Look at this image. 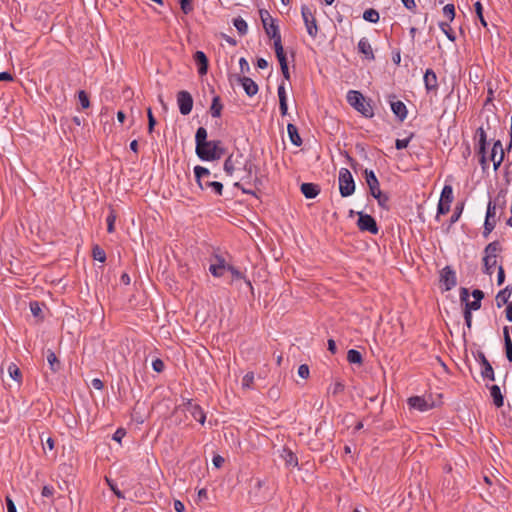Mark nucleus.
Returning a JSON list of instances; mask_svg holds the SVG:
<instances>
[{
	"label": "nucleus",
	"mask_w": 512,
	"mask_h": 512,
	"mask_svg": "<svg viewBox=\"0 0 512 512\" xmlns=\"http://www.w3.org/2000/svg\"><path fill=\"white\" fill-rule=\"evenodd\" d=\"M208 133L204 127H199L195 133V153L202 161H215V148L219 140H208Z\"/></svg>",
	"instance_id": "obj_1"
},
{
	"label": "nucleus",
	"mask_w": 512,
	"mask_h": 512,
	"mask_svg": "<svg viewBox=\"0 0 512 512\" xmlns=\"http://www.w3.org/2000/svg\"><path fill=\"white\" fill-rule=\"evenodd\" d=\"M223 168L229 176H232L235 171L243 169L250 178L256 166L251 160L244 159V155L238 150L237 153H232L226 158Z\"/></svg>",
	"instance_id": "obj_2"
},
{
	"label": "nucleus",
	"mask_w": 512,
	"mask_h": 512,
	"mask_svg": "<svg viewBox=\"0 0 512 512\" xmlns=\"http://www.w3.org/2000/svg\"><path fill=\"white\" fill-rule=\"evenodd\" d=\"M347 102L365 118L374 116V109L371 100H366L363 94L357 90H350L347 93Z\"/></svg>",
	"instance_id": "obj_3"
},
{
	"label": "nucleus",
	"mask_w": 512,
	"mask_h": 512,
	"mask_svg": "<svg viewBox=\"0 0 512 512\" xmlns=\"http://www.w3.org/2000/svg\"><path fill=\"white\" fill-rule=\"evenodd\" d=\"M339 192L342 197H349L355 191V181L347 168L339 170Z\"/></svg>",
	"instance_id": "obj_4"
},
{
	"label": "nucleus",
	"mask_w": 512,
	"mask_h": 512,
	"mask_svg": "<svg viewBox=\"0 0 512 512\" xmlns=\"http://www.w3.org/2000/svg\"><path fill=\"white\" fill-rule=\"evenodd\" d=\"M314 14H315V12L310 7H308L307 5H302L301 15H302L307 33L313 39H315L317 37L318 31H319L317 20H316Z\"/></svg>",
	"instance_id": "obj_5"
},
{
	"label": "nucleus",
	"mask_w": 512,
	"mask_h": 512,
	"mask_svg": "<svg viewBox=\"0 0 512 512\" xmlns=\"http://www.w3.org/2000/svg\"><path fill=\"white\" fill-rule=\"evenodd\" d=\"M453 188L451 185H445L441 191L440 199L437 205L436 219L438 220L441 215H446L450 211L451 203L453 202Z\"/></svg>",
	"instance_id": "obj_6"
},
{
	"label": "nucleus",
	"mask_w": 512,
	"mask_h": 512,
	"mask_svg": "<svg viewBox=\"0 0 512 512\" xmlns=\"http://www.w3.org/2000/svg\"><path fill=\"white\" fill-rule=\"evenodd\" d=\"M358 220H357V227L362 232H369L373 235L378 234L379 227L377 225V222L373 216L370 214H366L362 211L357 212Z\"/></svg>",
	"instance_id": "obj_7"
},
{
	"label": "nucleus",
	"mask_w": 512,
	"mask_h": 512,
	"mask_svg": "<svg viewBox=\"0 0 512 512\" xmlns=\"http://www.w3.org/2000/svg\"><path fill=\"white\" fill-rule=\"evenodd\" d=\"M440 283L443 291H450L457 285L456 272L451 266H445L440 271Z\"/></svg>",
	"instance_id": "obj_8"
},
{
	"label": "nucleus",
	"mask_w": 512,
	"mask_h": 512,
	"mask_svg": "<svg viewBox=\"0 0 512 512\" xmlns=\"http://www.w3.org/2000/svg\"><path fill=\"white\" fill-rule=\"evenodd\" d=\"M387 101L389 102L394 115L400 122H403L407 118L408 114L406 105L402 101L397 100V97L394 94H389L387 96Z\"/></svg>",
	"instance_id": "obj_9"
},
{
	"label": "nucleus",
	"mask_w": 512,
	"mask_h": 512,
	"mask_svg": "<svg viewBox=\"0 0 512 512\" xmlns=\"http://www.w3.org/2000/svg\"><path fill=\"white\" fill-rule=\"evenodd\" d=\"M176 97L180 113L182 115L190 114L193 109L192 95L186 90H181L177 93Z\"/></svg>",
	"instance_id": "obj_10"
},
{
	"label": "nucleus",
	"mask_w": 512,
	"mask_h": 512,
	"mask_svg": "<svg viewBox=\"0 0 512 512\" xmlns=\"http://www.w3.org/2000/svg\"><path fill=\"white\" fill-rule=\"evenodd\" d=\"M182 407L185 411L189 412L191 416L200 424L203 425L205 423L206 414L200 405L193 403L191 399H187V401L182 404Z\"/></svg>",
	"instance_id": "obj_11"
},
{
	"label": "nucleus",
	"mask_w": 512,
	"mask_h": 512,
	"mask_svg": "<svg viewBox=\"0 0 512 512\" xmlns=\"http://www.w3.org/2000/svg\"><path fill=\"white\" fill-rule=\"evenodd\" d=\"M472 296L474 298L473 301L467 300V302L464 304V310L463 311H476L481 308V301L484 298V292L480 289H474L472 292Z\"/></svg>",
	"instance_id": "obj_12"
},
{
	"label": "nucleus",
	"mask_w": 512,
	"mask_h": 512,
	"mask_svg": "<svg viewBox=\"0 0 512 512\" xmlns=\"http://www.w3.org/2000/svg\"><path fill=\"white\" fill-rule=\"evenodd\" d=\"M363 175L369 188L370 195H374V193L380 191V183L374 171L366 168L363 170Z\"/></svg>",
	"instance_id": "obj_13"
},
{
	"label": "nucleus",
	"mask_w": 512,
	"mask_h": 512,
	"mask_svg": "<svg viewBox=\"0 0 512 512\" xmlns=\"http://www.w3.org/2000/svg\"><path fill=\"white\" fill-rule=\"evenodd\" d=\"M193 59L197 65L199 75H206L209 67V60L203 51H196Z\"/></svg>",
	"instance_id": "obj_14"
},
{
	"label": "nucleus",
	"mask_w": 512,
	"mask_h": 512,
	"mask_svg": "<svg viewBox=\"0 0 512 512\" xmlns=\"http://www.w3.org/2000/svg\"><path fill=\"white\" fill-rule=\"evenodd\" d=\"M238 81L242 85L245 93L252 97L258 93L259 87L254 80L246 76H238Z\"/></svg>",
	"instance_id": "obj_15"
},
{
	"label": "nucleus",
	"mask_w": 512,
	"mask_h": 512,
	"mask_svg": "<svg viewBox=\"0 0 512 512\" xmlns=\"http://www.w3.org/2000/svg\"><path fill=\"white\" fill-rule=\"evenodd\" d=\"M425 88L428 92L437 91L438 89V80L437 75L433 69L428 68L423 77Z\"/></svg>",
	"instance_id": "obj_16"
},
{
	"label": "nucleus",
	"mask_w": 512,
	"mask_h": 512,
	"mask_svg": "<svg viewBox=\"0 0 512 512\" xmlns=\"http://www.w3.org/2000/svg\"><path fill=\"white\" fill-rule=\"evenodd\" d=\"M408 405L418 411L425 412L432 408L427 400L420 396H412L408 399Z\"/></svg>",
	"instance_id": "obj_17"
},
{
	"label": "nucleus",
	"mask_w": 512,
	"mask_h": 512,
	"mask_svg": "<svg viewBox=\"0 0 512 512\" xmlns=\"http://www.w3.org/2000/svg\"><path fill=\"white\" fill-rule=\"evenodd\" d=\"M300 190L307 199H314L320 193V187L314 183H302Z\"/></svg>",
	"instance_id": "obj_18"
},
{
	"label": "nucleus",
	"mask_w": 512,
	"mask_h": 512,
	"mask_svg": "<svg viewBox=\"0 0 512 512\" xmlns=\"http://www.w3.org/2000/svg\"><path fill=\"white\" fill-rule=\"evenodd\" d=\"M358 51H359V53L365 55V57L368 60H374L375 59L372 46H371L370 42L368 41V39L365 38V37H363V38H361L359 40V42H358Z\"/></svg>",
	"instance_id": "obj_19"
},
{
	"label": "nucleus",
	"mask_w": 512,
	"mask_h": 512,
	"mask_svg": "<svg viewBox=\"0 0 512 512\" xmlns=\"http://www.w3.org/2000/svg\"><path fill=\"white\" fill-rule=\"evenodd\" d=\"M46 358H47V362L49 364L50 370L53 373H57L62 369V363L58 359V357L56 356V354L54 353L53 350L48 349L46 351Z\"/></svg>",
	"instance_id": "obj_20"
},
{
	"label": "nucleus",
	"mask_w": 512,
	"mask_h": 512,
	"mask_svg": "<svg viewBox=\"0 0 512 512\" xmlns=\"http://www.w3.org/2000/svg\"><path fill=\"white\" fill-rule=\"evenodd\" d=\"M264 30L267 36L273 40V43H275V41H282L279 27L275 23V19H271V22L267 27L264 28Z\"/></svg>",
	"instance_id": "obj_21"
},
{
	"label": "nucleus",
	"mask_w": 512,
	"mask_h": 512,
	"mask_svg": "<svg viewBox=\"0 0 512 512\" xmlns=\"http://www.w3.org/2000/svg\"><path fill=\"white\" fill-rule=\"evenodd\" d=\"M278 98H279V109L282 116L287 115L288 112V105H287V96L286 91L284 87V83H281L278 86Z\"/></svg>",
	"instance_id": "obj_22"
},
{
	"label": "nucleus",
	"mask_w": 512,
	"mask_h": 512,
	"mask_svg": "<svg viewBox=\"0 0 512 512\" xmlns=\"http://www.w3.org/2000/svg\"><path fill=\"white\" fill-rule=\"evenodd\" d=\"M474 139L476 140L475 148H479L481 151L483 149V146H489L490 143L487 140V133L483 126L479 127L476 132Z\"/></svg>",
	"instance_id": "obj_23"
},
{
	"label": "nucleus",
	"mask_w": 512,
	"mask_h": 512,
	"mask_svg": "<svg viewBox=\"0 0 512 512\" xmlns=\"http://www.w3.org/2000/svg\"><path fill=\"white\" fill-rule=\"evenodd\" d=\"M503 337L506 358L509 362H512V340L510 337V329L508 326H505L503 328Z\"/></svg>",
	"instance_id": "obj_24"
},
{
	"label": "nucleus",
	"mask_w": 512,
	"mask_h": 512,
	"mask_svg": "<svg viewBox=\"0 0 512 512\" xmlns=\"http://www.w3.org/2000/svg\"><path fill=\"white\" fill-rule=\"evenodd\" d=\"M287 132H288L289 139L293 145H295L297 147L302 145V143H303L302 138L299 135L298 128L294 124L289 123L287 125Z\"/></svg>",
	"instance_id": "obj_25"
},
{
	"label": "nucleus",
	"mask_w": 512,
	"mask_h": 512,
	"mask_svg": "<svg viewBox=\"0 0 512 512\" xmlns=\"http://www.w3.org/2000/svg\"><path fill=\"white\" fill-rule=\"evenodd\" d=\"M490 395L493 398V403L497 408H501L504 405V397L501 393L498 385H492L490 388Z\"/></svg>",
	"instance_id": "obj_26"
},
{
	"label": "nucleus",
	"mask_w": 512,
	"mask_h": 512,
	"mask_svg": "<svg viewBox=\"0 0 512 512\" xmlns=\"http://www.w3.org/2000/svg\"><path fill=\"white\" fill-rule=\"evenodd\" d=\"M9 376L17 382L18 386L22 384L23 376L20 368L13 362H10L7 366Z\"/></svg>",
	"instance_id": "obj_27"
},
{
	"label": "nucleus",
	"mask_w": 512,
	"mask_h": 512,
	"mask_svg": "<svg viewBox=\"0 0 512 512\" xmlns=\"http://www.w3.org/2000/svg\"><path fill=\"white\" fill-rule=\"evenodd\" d=\"M502 251V246L499 241H493L489 243L484 249V257L497 258L499 252Z\"/></svg>",
	"instance_id": "obj_28"
},
{
	"label": "nucleus",
	"mask_w": 512,
	"mask_h": 512,
	"mask_svg": "<svg viewBox=\"0 0 512 512\" xmlns=\"http://www.w3.org/2000/svg\"><path fill=\"white\" fill-rule=\"evenodd\" d=\"M202 190L204 189H208L210 188L212 190V192H214V194L216 195H222V192H223V184L221 182H218V181H209V180H205L204 182H202V186H199Z\"/></svg>",
	"instance_id": "obj_29"
},
{
	"label": "nucleus",
	"mask_w": 512,
	"mask_h": 512,
	"mask_svg": "<svg viewBox=\"0 0 512 512\" xmlns=\"http://www.w3.org/2000/svg\"><path fill=\"white\" fill-rule=\"evenodd\" d=\"M512 294V288L510 286L505 287L503 290L499 291L496 296L497 306L501 307L504 304H508V300Z\"/></svg>",
	"instance_id": "obj_30"
},
{
	"label": "nucleus",
	"mask_w": 512,
	"mask_h": 512,
	"mask_svg": "<svg viewBox=\"0 0 512 512\" xmlns=\"http://www.w3.org/2000/svg\"><path fill=\"white\" fill-rule=\"evenodd\" d=\"M211 172L208 168L202 166L194 167V175L198 186H202V182H204V178L210 176Z\"/></svg>",
	"instance_id": "obj_31"
},
{
	"label": "nucleus",
	"mask_w": 512,
	"mask_h": 512,
	"mask_svg": "<svg viewBox=\"0 0 512 512\" xmlns=\"http://www.w3.org/2000/svg\"><path fill=\"white\" fill-rule=\"evenodd\" d=\"M273 45H274L275 54H276V57L278 59L280 66L288 65L287 57H286V53L284 52V49H283L282 41H280V42L275 41V43H273Z\"/></svg>",
	"instance_id": "obj_32"
},
{
	"label": "nucleus",
	"mask_w": 512,
	"mask_h": 512,
	"mask_svg": "<svg viewBox=\"0 0 512 512\" xmlns=\"http://www.w3.org/2000/svg\"><path fill=\"white\" fill-rule=\"evenodd\" d=\"M227 271H229L233 277V279H243L245 284L249 287V289L253 292V285L249 279L245 277V275L233 265H229L227 267Z\"/></svg>",
	"instance_id": "obj_33"
},
{
	"label": "nucleus",
	"mask_w": 512,
	"mask_h": 512,
	"mask_svg": "<svg viewBox=\"0 0 512 512\" xmlns=\"http://www.w3.org/2000/svg\"><path fill=\"white\" fill-rule=\"evenodd\" d=\"M223 105L221 103V99L219 96H215L212 99V104L210 107V113L212 117H220L222 113Z\"/></svg>",
	"instance_id": "obj_34"
},
{
	"label": "nucleus",
	"mask_w": 512,
	"mask_h": 512,
	"mask_svg": "<svg viewBox=\"0 0 512 512\" xmlns=\"http://www.w3.org/2000/svg\"><path fill=\"white\" fill-rule=\"evenodd\" d=\"M347 361L350 364H358L361 365L363 363L362 354L356 349H350L347 352Z\"/></svg>",
	"instance_id": "obj_35"
},
{
	"label": "nucleus",
	"mask_w": 512,
	"mask_h": 512,
	"mask_svg": "<svg viewBox=\"0 0 512 512\" xmlns=\"http://www.w3.org/2000/svg\"><path fill=\"white\" fill-rule=\"evenodd\" d=\"M497 260L493 257H483V272L489 276L493 274V268L496 266Z\"/></svg>",
	"instance_id": "obj_36"
},
{
	"label": "nucleus",
	"mask_w": 512,
	"mask_h": 512,
	"mask_svg": "<svg viewBox=\"0 0 512 512\" xmlns=\"http://www.w3.org/2000/svg\"><path fill=\"white\" fill-rule=\"evenodd\" d=\"M363 19L370 23H377L380 19V15L376 9L369 8L364 11Z\"/></svg>",
	"instance_id": "obj_37"
},
{
	"label": "nucleus",
	"mask_w": 512,
	"mask_h": 512,
	"mask_svg": "<svg viewBox=\"0 0 512 512\" xmlns=\"http://www.w3.org/2000/svg\"><path fill=\"white\" fill-rule=\"evenodd\" d=\"M233 25L237 29L238 33L243 36L247 34L248 25L247 22L242 17H237L233 19Z\"/></svg>",
	"instance_id": "obj_38"
},
{
	"label": "nucleus",
	"mask_w": 512,
	"mask_h": 512,
	"mask_svg": "<svg viewBox=\"0 0 512 512\" xmlns=\"http://www.w3.org/2000/svg\"><path fill=\"white\" fill-rule=\"evenodd\" d=\"M283 458L287 466L295 467L298 465L297 456L289 449H284Z\"/></svg>",
	"instance_id": "obj_39"
},
{
	"label": "nucleus",
	"mask_w": 512,
	"mask_h": 512,
	"mask_svg": "<svg viewBox=\"0 0 512 512\" xmlns=\"http://www.w3.org/2000/svg\"><path fill=\"white\" fill-rule=\"evenodd\" d=\"M372 197H374L377 202H378V205L384 209H388V202H389V196L388 194L386 193H383L381 190L380 191H377L376 193H374V195H371Z\"/></svg>",
	"instance_id": "obj_40"
},
{
	"label": "nucleus",
	"mask_w": 512,
	"mask_h": 512,
	"mask_svg": "<svg viewBox=\"0 0 512 512\" xmlns=\"http://www.w3.org/2000/svg\"><path fill=\"white\" fill-rule=\"evenodd\" d=\"M439 28L441 29V31L446 35V37L452 41V42H455L456 40V35L455 33L453 32L450 24L448 22H439Z\"/></svg>",
	"instance_id": "obj_41"
},
{
	"label": "nucleus",
	"mask_w": 512,
	"mask_h": 512,
	"mask_svg": "<svg viewBox=\"0 0 512 512\" xmlns=\"http://www.w3.org/2000/svg\"><path fill=\"white\" fill-rule=\"evenodd\" d=\"M92 257L94 260H97L101 263L106 261V253L105 251L97 244L92 247Z\"/></svg>",
	"instance_id": "obj_42"
},
{
	"label": "nucleus",
	"mask_w": 512,
	"mask_h": 512,
	"mask_svg": "<svg viewBox=\"0 0 512 512\" xmlns=\"http://www.w3.org/2000/svg\"><path fill=\"white\" fill-rule=\"evenodd\" d=\"M117 215L113 208H110L109 214L106 218L107 223V231L108 233H113L115 231V221H116Z\"/></svg>",
	"instance_id": "obj_43"
},
{
	"label": "nucleus",
	"mask_w": 512,
	"mask_h": 512,
	"mask_svg": "<svg viewBox=\"0 0 512 512\" xmlns=\"http://www.w3.org/2000/svg\"><path fill=\"white\" fill-rule=\"evenodd\" d=\"M482 367V370H481V376L484 378V379H489L491 381H494L495 380V376H494V369L493 367L491 366L490 362L488 363H485L484 365L481 366Z\"/></svg>",
	"instance_id": "obj_44"
},
{
	"label": "nucleus",
	"mask_w": 512,
	"mask_h": 512,
	"mask_svg": "<svg viewBox=\"0 0 512 512\" xmlns=\"http://www.w3.org/2000/svg\"><path fill=\"white\" fill-rule=\"evenodd\" d=\"M464 209V202H458L454 208L453 214L450 217V225L456 223L459 218L461 217V214Z\"/></svg>",
	"instance_id": "obj_45"
},
{
	"label": "nucleus",
	"mask_w": 512,
	"mask_h": 512,
	"mask_svg": "<svg viewBox=\"0 0 512 512\" xmlns=\"http://www.w3.org/2000/svg\"><path fill=\"white\" fill-rule=\"evenodd\" d=\"M30 311H31V313H32V315L34 317H37V318H40V319L44 318L40 302H38V301L30 302Z\"/></svg>",
	"instance_id": "obj_46"
},
{
	"label": "nucleus",
	"mask_w": 512,
	"mask_h": 512,
	"mask_svg": "<svg viewBox=\"0 0 512 512\" xmlns=\"http://www.w3.org/2000/svg\"><path fill=\"white\" fill-rule=\"evenodd\" d=\"M474 9H475V13L477 15V18L479 19L481 25L485 28L488 27V23L487 21L485 20L484 18V15H483V6L481 4L480 1H477L475 4H474Z\"/></svg>",
	"instance_id": "obj_47"
},
{
	"label": "nucleus",
	"mask_w": 512,
	"mask_h": 512,
	"mask_svg": "<svg viewBox=\"0 0 512 512\" xmlns=\"http://www.w3.org/2000/svg\"><path fill=\"white\" fill-rule=\"evenodd\" d=\"M345 390V385L341 381H336L333 385H331L328 389V393H331L333 396H337L343 393Z\"/></svg>",
	"instance_id": "obj_48"
},
{
	"label": "nucleus",
	"mask_w": 512,
	"mask_h": 512,
	"mask_svg": "<svg viewBox=\"0 0 512 512\" xmlns=\"http://www.w3.org/2000/svg\"><path fill=\"white\" fill-rule=\"evenodd\" d=\"M227 267L228 266L210 265L209 271L214 277L219 278L227 271Z\"/></svg>",
	"instance_id": "obj_49"
},
{
	"label": "nucleus",
	"mask_w": 512,
	"mask_h": 512,
	"mask_svg": "<svg viewBox=\"0 0 512 512\" xmlns=\"http://www.w3.org/2000/svg\"><path fill=\"white\" fill-rule=\"evenodd\" d=\"M253 384H254V373L253 372L246 373L244 375V377L242 378V387L251 389V388H253Z\"/></svg>",
	"instance_id": "obj_50"
},
{
	"label": "nucleus",
	"mask_w": 512,
	"mask_h": 512,
	"mask_svg": "<svg viewBox=\"0 0 512 512\" xmlns=\"http://www.w3.org/2000/svg\"><path fill=\"white\" fill-rule=\"evenodd\" d=\"M443 15L451 22L455 18V6L447 4L443 7Z\"/></svg>",
	"instance_id": "obj_51"
},
{
	"label": "nucleus",
	"mask_w": 512,
	"mask_h": 512,
	"mask_svg": "<svg viewBox=\"0 0 512 512\" xmlns=\"http://www.w3.org/2000/svg\"><path fill=\"white\" fill-rule=\"evenodd\" d=\"M78 99L83 109L90 107V100L88 94L84 90L78 92Z\"/></svg>",
	"instance_id": "obj_52"
},
{
	"label": "nucleus",
	"mask_w": 512,
	"mask_h": 512,
	"mask_svg": "<svg viewBox=\"0 0 512 512\" xmlns=\"http://www.w3.org/2000/svg\"><path fill=\"white\" fill-rule=\"evenodd\" d=\"M499 197H500V195H498V197L495 201H498ZM495 214H496V202L489 201L485 219L493 220L495 217Z\"/></svg>",
	"instance_id": "obj_53"
},
{
	"label": "nucleus",
	"mask_w": 512,
	"mask_h": 512,
	"mask_svg": "<svg viewBox=\"0 0 512 512\" xmlns=\"http://www.w3.org/2000/svg\"><path fill=\"white\" fill-rule=\"evenodd\" d=\"M147 118H148V133L151 134L154 131L156 125V119L153 115L152 109L149 107L147 109Z\"/></svg>",
	"instance_id": "obj_54"
},
{
	"label": "nucleus",
	"mask_w": 512,
	"mask_h": 512,
	"mask_svg": "<svg viewBox=\"0 0 512 512\" xmlns=\"http://www.w3.org/2000/svg\"><path fill=\"white\" fill-rule=\"evenodd\" d=\"M496 149H499L500 151H501V149H503V146H502V143H501V141H500V140H496V141H494V143H493V146H492V148H491V151H490V153H489V155H488V159H489L490 161H492V160H495V159L499 158V156H496Z\"/></svg>",
	"instance_id": "obj_55"
},
{
	"label": "nucleus",
	"mask_w": 512,
	"mask_h": 512,
	"mask_svg": "<svg viewBox=\"0 0 512 512\" xmlns=\"http://www.w3.org/2000/svg\"><path fill=\"white\" fill-rule=\"evenodd\" d=\"M193 0H179L180 8L184 14H189L193 11Z\"/></svg>",
	"instance_id": "obj_56"
},
{
	"label": "nucleus",
	"mask_w": 512,
	"mask_h": 512,
	"mask_svg": "<svg viewBox=\"0 0 512 512\" xmlns=\"http://www.w3.org/2000/svg\"><path fill=\"white\" fill-rule=\"evenodd\" d=\"M495 225H496V221L493 219V220H490V219H485V223H484V230H483V236L484 237H488V235L493 231V229L495 228Z\"/></svg>",
	"instance_id": "obj_57"
},
{
	"label": "nucleus",
	"mask_w": 512,
	"mask_h": 512,
	"mask_svg": "<svg viewBox=\"0 0 512 512\" xmlns=\"http://www.w3.org/2000/svg\"><path fill=\"white\" fill-rule=\"evenodd\" d=\"M412 137H413V134H411L409 137L404 138V139H397L395 141V148L397 150H402V149L407 148Z\"/></svg>",
	"instance_id": "obj_58"
},
{
	"label": "nucleus",
	"mask_w": 512,
	"mask_h": 512,
	"mask_svg": "<svg viewBox=\"0 0 512 512\" xmlns=\"http://www.w3.org/2000/svg\"><path fill=\"white\" fill-rule=\"evenodd\" d=\"M259 13H260L261 21L263 23V28H265L269 25V23L271 22V19H273V18L267 10L261 9L259 11Z\"/></svg>",
	"instance_id": "obj_59"
},
{
	"label": "nucleus",
	"mask_w": 512,
	"mask_h": 512,
	"mask_svg": "<svg viewBox=\"0 0 512 512\" xmlns=\"http://www.w3.org/2000/svg\"><path fill=\"white\" fill-rule=\"evenodd\" d=\"M226 154V149L222 146V142L219 140L215 148V161L221 159Z\"/></svg>",
	"instance_id": "obj_60"
},
{
	"label": "nucleus",
	"mask_w": 512,
	"mask_h": 512,
	"mask_svg": "<svg viewBox=\"0 0 512 512\" xmlns=\"http://www.w3.org/2000/svg\"><path fill=\"white\" fill-rule=\"evenodd\" d=\"M152 368L155 372L157 373H161L164 371V368H165V364L164 362L159 359V358H156L155 360H153L152 362Z\"/></svg>",
	"instance_id": "obj_61"
},
{
	"label": "nucleus",
	"mask_w": 512,
	"mask_h": 512,
	"mask_svg": "<svg viewBox=\"0 0 512 512\" xmlns=\"http://www.w3.org/2000/svg\"><path fill=\"white\" fill-rule=\"evenodd\" d=\"M108 485L110 489L113 491V493L119 498L124 499L125 496L121 490L118 489L117 485L113 482L107 479Z\"/></svg>",
	"instance_id": "obj_62"
},
{
	"label": "nucleus",
	"mask_w": 512,
	"mask_h": 512,
	"mask_svg": "<svg viewBox=\"0 0 512 512\" xmlns=\"http://www.w3.org/2000/svg\"><path fill=\"white\" fill-rule=\"evenodd\" d=\"M126 430L124 428H118L112 436V439L118 443L125 437Z\"/></svg>",
	"instance_id": "obj_63"
},
{
	"label": "nucleus",
	"mask_w": 512,
	"mask_h": 512,
	"mask_svg": "<svg viewBox=\"0 0 512 512\" xmlns=\"http://www.w3.org/2000/svg\"><path fill=\"white\" fill-rule=\"evenodd\" d=\"M298 375L304 379L309 377V367L307 364H301L298 367Z\"/></svg>",
	"instance_id": "obj_64"
}]
</instances>
